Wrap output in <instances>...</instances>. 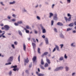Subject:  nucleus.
Wrapping results in <instances>:
<instances>
[{
	"label": "nucleus",
	"instance_id": "nucleus-1",
	"mask_svg": "<svg viewBox=\"0 0 76 76\" xmlns=\"http://www.w3.org/2000/svg\"><path fill=\"white\" fill-rule=\"evenodd\" d=\"M13 60V56H11L7 60V63H6L5 65H10L12 64L11 61H12Z\"/></svg>",
	"mask_w": 76,
	"mask_h": 76
},
{
	"label": "nucleus",
	"instance_id": "nucleus-2",
	"mask_svg": "<svg viewBox=\"0 0 76 76\" xmlns=\"http://www.w3.org/2000/svg\"><path fill=\"white\" fill-rule=\"evenodd\" d=\"M67 16L69 17L68 19L66 17H65V19L66 21H68V22H69V21H70V20H71L70 19H71L72 18V17H71L72 15H71L69 13H68Z\"/></svg>",
	"mask_w": 76,
	"mask_h": 76
},
{
	"label": "nucleus",
	"instance_id": "nucleus-3",
	"mask_svg": "<svg viewBox=\"0 0 76 76\" xmlns=\"http://www.w3.org/2000/svg\"><path fill=\"white\" fill-rule=\"evenodd\" d=\"M63 69V66H60L54 69V71L55 72H57V71H59V70H61Z\"/></svg>",
	"mask_w": 76,
	"mask_h": 76
},
{
	"label": "nucleus",
	"instance_id": "nucleus-4",
	"mask_svg": "<svg viewBox=\"0 0 76 76\" xmlns=\"http://www.w3.org/2000/svg\"><path fill=\"white\" fill-rule=\"evenodd\" d=\"M23 23V22L22 21H18L17 23H15L14 25L15 26H19V24L21 25V24H22Z\"/></svg>",
	"mask_w": 76,
	"mask_h": 76
},
{
	"label": "nucleus",
	"instance_id": "nucleus-5",
	"mask_svg": "<svg viewBox=\"0 0 76 76\" xmlns=\"http://www.w3.org/2000/svg\"><path fill=\"white\" fill-rule=\"evenodd\" d=\"M56 49L57 51H60V49H59V47H58V46L56 45V47H55L54 48V49L53 51V53L54 52V51H55L56 50Z\"/></svg>",
	"mask_w": 76,
	"mask_h": 76
},
{
	"label": "nucleus",
	"instance_id": "nucleus-6",
	"mask_svg": "<svg viewBox=\"0 0 76 76\" xmlns=\"http://www.w3.org/2000/svg\"><path fill=\"white\" fill-rule=\"evenodd\" d=\"M53 19L54 20L57 21L58 19V17H57V14L56 13L55 14L54 16L53 17Z\"/></svg>",
	"mask_w": 76,
	"mask_h": 76
},
{
	"label": "nucleus",
	"instance_id": "nucleus-7",
	"mask_svg": "<svg viewBox=\"0 0 76 76\" xmlns=\"http://www.w3.org/2000/svg\"><path fill=\"white\" fill-rule=\"evenodd\" d=\"M4 28H5L6 31H8L9 30L10 27L7 25H5L4 26Z\"/></svg>",
	"mask_w": 76,
	"mask_h": 76
},
{
	"label": "nucleus",
	"instance_id": "nucleus-8",
	"mask_svg": "<svg viewBox=\"0 0 76 76\" xmlns=\"http://www.w3.org/2000/svg\"><path fill=\"white\" fill-rule=\"evenodd\" d=\"M36 74H37V75H38V76H45V75L44 74L38 73V72H36Z\"/></svg>",
	"mask_w": 76,
	"mask_h": 76
},
{
	"label": "nucleus",
	"instance_id": "nucleus-9",
	"mask_svg": "<svg viewBox=\"0 0 76 76\" xmlns=\"http://www.w3.org/2000/svg\"><path fill=\"white\" fill-rule=\"evenodd\" d=\"M45 41L46 44L47 45H48V44H49V42H48V38H46L45 39Z\"/></svg>",
	"mask_w": 76,
	"mask_h": 76
},
{
	"label": "nucleus",
	"instance_id": "nucleus-10",
	"mask_svg": "<svg viewBox=\"0 0 76 76\" xmlns=\"http://www.w3.org/2000/svg\"><path fill=\"white\" fill-rule=\"evenodd\" d=\"M32 45L33 46L34 50H35V49L36 48V44L34 43H32Z\"/></svg>",
	"mask_w": 76,
	"mask_h": 76
},
{
	"label": "nucleus",
	"instance_id": "nucleus-11",
	"mask_svg": "<svg viewBox=\"0 0 76 76\" xmlns=\"http://www.w3.org/2000/svg\"><path fill=\"white\" fill-rule=\"evenodd\" d=\"M59 37L61 38H62V39H64V36L63 34H61L59 35Z\"/></svg>",
	"mask_w": 76,
	"mask_h": 76
},
{
	"label": "nucleus",
	"instance_id": "nucleus-12",
	"mask_svg": "<svg viewBox=\"0 0 76 76\" xmlns=\"http://www.w3.org/2000/svg\"><path fill=\"white\" fill-rule=\"evenodd\" d=\"M46 60L47 63H48V64H50L51 63V62H50V59H49L47 58H46Z\"/></svg>",
	"mask_w": 76,
	"mask_h": 76
},
{
	"label": "nucleus",
	"instance_id": "nucleus-13",
	"mask_svg": "<svg viewBox=\"0 0 76 76\" xmlns=\"http://www.w3.org/2000/svg\"><path fill=\"white\" fill-rule=\"evenodd\" d=\"M57 24V25H59V26H63V24L62 23H60V22H58Z\"/></svg>",
	"mask_w": 76,
	"mask_h": 76
},
{
	"label": "nucleus",
	"instance_id": "nucleus-14",
	"mask_svg": "<svg viewBox=\"0 0 76 76\" xmlns=\"http://www.w3.org/2000/svg\"><path fill=\"white\" fill-rule=\"evenodd\" d=\"M48 52H45L43 54H42V55L41 56L44 57V56H46V55H47V54H48Z\"/></svg>",
	"mask_w": 76,
	"mask_h": 76
},
{
	"label": "nucleus",
	"instance_id": "nucleus-15",
	"mask_svg": "<svg viewBox=\"0 0 76 76\" xmlns=\"http://www.w3.org/2000/svg\"><path fill=\"white\" fill-rule=\"evenodd\" d=\"M18 34L20 36H22V32H21V31L20 30H18Z\"/></svg>",
	"mask_w": 76,
	"mask_h": 76
},
{
	"label": "nucleus",
	"instance_id": "nucleus-16",
	"mask_svg": "<svg viewBox=\"0 0 76 76\" xmlns=\"http://www.w3.org/2000/svg\"><path fill=\"white\" fill-rule=\"evenodd\" d=\"M49 18H51V17L53 16V13L50 12L49 13Z\"/></svg>",
	"mask_w": 76,
	"mask_h": 76
},
{
	"label": "nucleus",
	"instance_id": "nucleus-17",
	"mask_svg": "<svg viewBox=\"0 0 76 76\" xmlns=\"http://www.w3.org/2000/svg\"><path fill=\"white\" fill-rule=\"evenodd\" d=\"M24 29L25 30L26 32V34H29V31L27 30V29H26V28H24Z\"/></svg>",
	"mask_w": 76,
	"mask_h": 76
},
{
	"label": "nucleus",
	"instance_id": "nucleus-18",
	"mask_svg": "<svg viewBox=\"0 0 76 76\" xmlns=\"http://www.w3.org/2000/svg\"><path fill=\"white\" fill-rule=\"evenodd\" d=\"M36 59H37V57L36 56H34L32 60L33 61L34 63L35 62V61L36 60Z\"/></svg>",
	"mask_w": 76,
	"mask_h": 76
},
{
	"label": "nucleus",
	"instance_id": "nucleus-19",
	"mask_svg": "<svg viewBox=\"0 0 76 76\" xmlns=\"http://www.w3.org/2000/svg\"><path fill=\"white\" fill-rule=\"evenodd\" d=\"M65 70L66 72H68L69 70V67L68 66H66L65 67Z\"/></svg>",
	"mask_w": 76,
	"mask_h": 76
},
{
	"label": "nucleus",
	"instance_id": "nucleus-20",
	"mask_svg": "<svg viewBox=\"0 0 76 76\" xmlns=\"http://www.w3.org/2000/svg\"><path fill=\"white\" fill-rule=\"evenodd\" d=\"M74 44H75V43H71V47H74V48H75L76 46L74 45Z\"/></svg>",
	"mask_w": 76,
	"mask_h": 76
},
{
	"label": "nucleus",
	"instance_id": "nucleus-21",
	"mask_svg": "<svg viewBox=\"0 0 76 76\" xmlns=\"http://www.w3.org/2000/svg\"><path fill=\"white\" fill-rule=\"evenodd\" d=\"M15 3H16V1H13L12 2H10V4H15Z\"/></svg>",
	"mask_w": 76,
	"mask_h": 76
},
{
	"label": "nucleus",
	"instance_id": "nucleus-22",
	"mask_svg": "<svg viewBox=\"0 0 76 76\" xmlns=\"http://www.w3.org/2000/svg\"><path fill=\"white\" fill-rule=\"evenodd\" d=\"M64 59V57L63 56H61L59 59V60L60 61H62V60H63V59Z\"/></svg>",
	"mask_w": 76,
	"mask_h": 76
},
{
	"label": "nucleus",
	"instance_id": "nucleus-23",
	"mask_svg": "<svg viewBox=\"0 0 76 76\" xmlns=\"http://www.w3.org/2000/svg\"><path fill=\"white\" fill-rule=\"evenodd\" d=\"M23 50L25 51H26V45L25 44H23Z\"/></svg>",
	"mask_w": 76,
	"mask_h": 76
},
{
	"label": "nucleus",
	"instance_id": "nucleus-24",
	"mask_svg": "<svg viewBox=\"0 0 76 76\" xmlns=\"http://www.w3.org/2000/svg\"><path fill=\"white\" fill-rule=\"evenodd\" d=\"M69 26H70V27H72L73 26V23H71L69 25Z\"/></svg>",
	"mask_w": 76,
	"mask_h": 76
},
{
	"label": "nucleus",
	"instance_id": "nucleus-25",
	"mask_svg": "<svg viewBox=\"0 0 76 76\" xmlns=\"http://www.w3.org/2000/svg\"><path fill=\"white\" fill-rule=\"evenodd\" d=\"M42 33H43L44 34L46 32V30H45V28H44V29H42Z\"/></svg>",
	"mask_w": 76,
	"mask_h": 76
},
{
	"label": "nucleus",
	"instance_id": "nucleus-26",
	"mask_svg": "<svg viewBox=\"0 0 76 76\" xmlns=\"http://www.w3.org/2000/svg\"><path fill=\"white\" fill-rule=\"evenodd\" d=\"M40 26L42 30L44 29V26H42V24L40 25Z\"/></svg>",
	"mask_w": 76,
	"mask_h": 76
},
{
	"label": "nucleus",
	"instance_id": "nucleus-27",
	"mask_svg": "<svg viewBox=\"0 0 76 76\" xmlns=\"http://www.w3.org/2000/svg\"><path fill=\"white\" fill-rule=\"evenodd\" d=\"M44 64V61L43 59H42L41 61V64H42V65H43Z\"/></svg>",
	"mask_w": 76,
	"mask_h": 76
},
{
	"label": "nucleus",
	"instance_id": "nucleus-28",
	"mask_svg": "<svg viewBox=\"0 0 76 76\" xmlns=\"http://www.w3.org/2000/svg\"><path fill=\"white\" fill-rule=\"evenodd\" d=\"M38 52L39 54H41V52H40V48H38Z\"/></svg>",
	"mask_w": 76,
	"mask_h": 76
},
{
	"label": "nucleus",
	"instance_id": "nucleus-29",
	"mask_svg": "<svg viewBox=\"0 0 76 76\" xmlns=\"http://www.w3.org/2000/svg\"><path fill=\"white\" fill-rule=\"evenodd\" d=\"M25 63H28V62H29V60H28V59L27 58L26 59H25Z\"/></svg>",
	"mask_w": 76,
	"mask_h": 76
},
{
	"label": "nucleus",
	"instance_id": "nucleus-30",
	"mask_svg": "<svg viewBox=\"0 0 76 76\" xmlns=\"http://www.w3.org/2000/svg\"><path fill=\"white\" fill-rule=\"evenodd\" d=\"M59 46L61 47V48H62L63 47V46H64V45L63 44H60Z\"/></svg>",
	"mask_w": 76,
	"mask_h": 76
},
{
	"label": "nucleus",
	"instance_id": "nucleus-31",
	"mask_svg": "<svg viewBox=\"0 0 76 76\" xmlns=\"http://www.w3.org/2000/svg\"><path fill=\"white\" fill-rule=\"evenodd\" d=\"M23 12H26V13H27L28 12V11L26 9H25V8H24L23 10Z\"/></svg>",
	"mask_w": 76,
	"mask_h": 76
},
{
	"label": "nucleus",
	"instance_id": "nucleus-32",
	"mask_svg": "<svg viewBox=\"0 0 76 76\" xmlns=\"http://www.w3.org/2000/svg\"><path fill=\"white\" fill-rule=\"evenodd\" d=\"M26 28L27 29H31V28L29 27V26L28 25L26 26Z\"/></svg>",
	"mask_w": 76,
	"mask_h": 76
},
{
	"label": "nucleus",
	"instance_id": "nucleus-33",
	"mask_svg": "<svg viewBox=\"0 0 76 76\" xmlns=\"http://www.w3.org/2000/svg\"><path fill=\"white\" fill-rule=\"evenodd\" d=\"M40 66L41 69H42L43 70H44V69H45V68H44V67H43V66H42V65H40Z\"/></svg>",
	"mask_w": 76,
	"mask_h": 76
},
{
	"label": "nucleus",
	"instance_id": "nucleus-34",
	"mask_svg": "<svg viewBox=\"0 0 76 76\" xmlns=\"http://www.w3.org/2000/svg\"><path fill=\"white\" fill-rule=\"evenodd\" d=\"M25 72L26 73H27L28 75L29 74V70H26L25 71Z\"/></svg>",
	"mask_w": 76,
	"mask_h": 76
},
{
	"label": "nucleus",
	"instance_id": "nucleus-35",
	"mask_svg": "<svg viewBox=\"0 0 76 76\" xmlns=\"http://www.w3.org/2000/svg\"><path fill=\"white\" fill-rule=\"evenodd\" d=\"M48 64L47 63H46L45 65V67H48Z\"/></svg>",
	"mask_w": 76,
	"mask_h": 76
},
{
	"label": "nucleus",
	"instance_id": "nucleus-36",
	"mask_svg": "<svg viewBox=\"0 0 76 76\" xmlns=\"http://www.w3.org/2000/svg\"><path fill=\"white\" fill-rule=\"evenodd\" d=\"M72 29L70 28H68L67 29V31H71Z\"/></svg>",
	"mask_w": 76,
	"mask_h": 76
},
{
	"label": "nucleus",
	"instance_id": "nucleus-37",
	"mask_svg": "<svg viewBox=\"0 0 76 76\" xmlns=\"http://www.w3.org/2000/svg\"><path fill=\"white\" fill-rule=\"evenodd\" d=\"M64 58H65V59L67 58V55H66V54H65L64 56Z\"/></svg>",
	"mask_w": 76,
	"mask_h": 76
},
{
	"label": "nucleus",
	"instance_id": "nucleus-38",
	"mask_svg": "<svg viewBox=\"0 0 76 76\" xmlns=\"http://www.w3.org/2000/svg\"><path fill=\"white\" fill-rule=\"evenodd\" d=\"M54 21L52 20L51 21V25L52 26H53V24L54 23Z\"/></svg>",
	"mask_w": 76,
	"mask_h": 76
},
{
	"label": "nucleus",
	"instance_id": "nucleus-39",
	"mask_svg": "<svg viewBox=\"0 0 76 76\" xmlns=\"http://www.w3.org/2000/svg\"><path fill=\"white\" fill-rule=\"evenodd\" d=\"M12 68H14V69H15L17 67V66L15 65L14 66H12Z\"/></svg>",
	"mask_w": 76,
	"mask_h": 76
},
{
	"label": "nucleus",
	"instance_id": "nucleus-40",
	"mask_svg": "<svg viewBox=\"0 0 76 76\" xmlns=\"http://www.w3.org/2000/svg\"><path fill=\"white\" fill-rule=\"evenodd\" d=\"M71 0H67V1L68 3H70Z\"/></svg>",
	"mask_w": 76,
	"mask_h": 76
},
{
	"label": "nucleus",
	"instance_id": "nucleus-41",
	"mask_svg": "<svg viewBox=\"0 0 76 76\" xmlns=\"http://www.w3.org/2000/svg\"><path fill=\"white\" fill-rule=\"evenodd\" d=\"M32 39L34 42H36V40H35V39H34V38H32Z\"/></svg>",
	"mask_w": 76,
	"mask_h": 76
},
{
	"label": "nucleus",
	"instance_id": "nucleus-42",
	"mask_svg": "<svg viewBox=\"0 0 76 76\" xmlns=\"http://www.w3.org/2000/svg\"><path fill=\"white\" fill-rule=\"evenodd\" d=\"M17 16V15H15V14H13L12 15V16L14 18H16V17Z\"/></svg>",
	"mask_w": 76,
	"mask_h": 76
},
{
	"label": "nucleus",
	"instance_id": "nucleus-43",
	"mask_svg": "<svg viewBox=\"0 0 76 76\" xmlns=\"http://www.w3.org/2000/svg\"><path fill=\"white\" fill-rule=\"evenodd\" d=\"M12 71H10L9 72V75L10 76L12 75Z\"/></svg>",
	"mask_w": 76,
	"mask_h": 76
},
{
	"label": "nucleus",
	"instance_id": "nucleus-44",
	"mask_svg": "<svg viewBox=\"0 0 76 76\" xmlns=\"http://www.w3.org/2000/svg\"><path fill=\"white\" fill-rule=\"evenodd\" d=\"M11 47H12L14 49L15 48V45H14L12 44L11 45Z\"/></svg>",
	"mask_w": 76,
	"mask_h": 76
},
{
	"label": "nucleus",
	"instance_id": "nucleus-45",
	"mask_svg": "<svg viewBox=\"0 0 76 76\" xmlns=\"http://www.w3.org/2000/svg\"><path fill=\"white\" fill-rule=\"evenodd\" d=\"M14 44L15 45H17V44H18V42H14Z\"/></svg>",
	"mask_w": 76,
	"mask_h": 76
},
{
	"label": "nucleus",
	"instance_id": "nucleus-46",
	"mask_svg": "<svg viewBox=\"0 0 76 76\" xmlns=\"http://www.w3.org/2000/svg\"><path fill=\"white\" fill-rule=\"evenodd\" d=\"M54 6H55V4H53L52 6V9H53Z\"/></svg>",
	"mask_w": 76,
	"mask_h": 76
},
{
	"label": "nucleus",
	"instance_id": "nucleus-47",
	"mask_svg": "<svg viewBox=\"0 0 76 76\" xmlns=\"http://www.w3.org/2000/svg\"><path fill=\"white\" fill-rule=\"evenodd\" d=\"M37 18L38 20H40V17L39 16H37Z\"/></svg>",
	"mask_w": 76,
	"mask_h": 76
},
{
	"label": "nucleus",
	"instance_id": "nucleus-48",
	"mask_svg": "<svg viewBox=\"0 0 76 76\" xmlns=\"http://www.w3.org/2000/svg\"><path fill=\"white\" fill-rule=\"evenodd\" d=\"M5 34V32H4V33H2L0 36V38H1V36L3 35H4V34Z\"/></svg>",
	"mask_w": 76,
	"mask_h": 76
},
{
	"label": "nucleus",
	"instance_id": "nucleus-49",
	"mask_svg": "<svg viewBox=\"0 0 76 76\" xmlns=\"http://www.w3.org/2000/svg\"><path fill=\"white\" fill-rule=\"evenodd\" d=\"M20 55H19V56L18 57V61H19V62L20 61Z\"/></svg>",
	"mask_w": 76,
	"mask_h": 76
},
{
	"label": "nucleus",
	"instance_id": "nucleus-50",
	"mask_svg": "<svg viewBox=\"0 0 76 76\" xmlns=\"http://www.w3.org/2000/svg\"><path fill=\"white\" fill-rule=\"evenodd\" d=\"M11 20L12 22H15V21H16V20L15 19H13Z\"/></svg>",
	"mask_w": 76,
	"mask_h": 76
},
{
	"label": "nucleus",
	"instance_id": "nucleus-51",
	"mask_svg": "<svg viewBox=\"0 0 76 76\" xmlns=\"http://www.w3.org/2000/svg\"><path fill=\"white\" fill-rule=\"evenodd\" d=\"M0 4H1V5H2V6H4V4H3V2H1Z\"/></svg>",
	"mask_w": 76,
	"mask_h": 76
},
{
	"label": "nucleus",
	"instance_id": "nucleus-52",
	"mask_svg": "<svg viewBox=\"0 0 76 76\" xmlns=\"http://www.w3.org/2000/svg\"><path fill=\"white\" fill-rule=\"evenodd\" d=\"M54 31H55V32H57V29L56 28H54Z\"/></svg>",
	"mask_w": 76,
	"mask_h": 76
},
{
	"label": "nucleus",
	"instance_id": "nucleus-53",
	"mask_svg": "<svg viewBox=\"0 0 76 76\" xmlns=\"http://www.w3.org/2000/svg\"><path fill=\"white\" fill-rule=\"evenodd\" d=\"M32 67V63H31L29 65V67Z\"/></svg>",
	"mask_w": 76,
	"mask_h": 76
},
{
	"label": "nucleus",
	"instance_id": "nucleus-54",
	"mask_svg": "<svg viewBox=\"0 0 76 76\" xmlns=\"http://www.w3.org/2000/svg\"><path fill=\"white\" fill-rule=\"evenodd\" d=\"M42 37L43 38H45V35H43L42 36Z\"/></svg>",
	"mask_w": 76,
	"mask_h": 76
},
{
	"label": "nucleus",
	"instance_id": "nucleus-55",
	"mask_svg": "<svg viewBox=\"0 0 76 76\" xmlns=\"http://www.w3.org/2000/svg\"><path fill=\"white\" fill-rule=\"evenodd\" d=\"M72 32L74 34H75V33H76V31L75 30H74L72 31Z\"/></svg>",
	"mask_w": 76,
	"mask_h": 76
},
{
	"label": "nucleus",
	"instance_id": "nucleus-56",
	"mask_svg": "<svg viewBox=\"0 0 76 76\" xmlns=\"http://www.w3.org/2000/svg\"><path fill=\"white\" fill-rule=\"evenodd\" d=\"M2 37L4 38H6V36H4V35L1 36V37Z\"/></svg>",
	"mask_w": 76,
	"mask_h": 76
},
{
	"label": "nucleus",
	"instance_id": "nucleus-57",
	"mask_svg": "<svg viewBox=\"0 0 76 76\" xmlns=\"http://www.w3.org/2000/svg\"><path fill=\"white\" fill-rule=\"evenodd\" d=\"M13 70L15 71H16V68H14L13 69Z\"/></svg>",
	"mask_w": 76,
	"mask_h": 76
},
{
	"label": "nucleus",
	"instance_id": "nucleus-58",
	"mask_svg": "<svg viewBox=\"0 0 76 76\" xmlns=\"http://www.w3.org/2000/svg\"><path fill=\"white\" fill-rule=\"evenodd\" d=\"M75 73L74 72V73H72V76H75Z\"/></svg>",
	"mask_w": 76,
	"mask_h": 76
},
{
	"label": "nucleus",
	"instance_id": "nucleus-59",
	"mask_svg": "<svg viewBox=\"0 0 76 76\" xmlns=\"http://www.w3.org/2000/svg\"><path fill=\"white\" fill-rule=\"evenodd\" d=\"M4 25L3 23H1L0 24V26H3Z\"/></svg>",
	"mask_w": 76,
	"mask_h": 76
},
{
	"label": "nucleus",
	"instance_id": "nucleus-60",
	"mask_svg": "<svg viewBox=\"0 0 76 76\" xmlns=\"http://www.w3.org/2000/svg\"><path fill=\"white\" fill-rule=\"evenodd\" d=\"M38 7V5H37L36 6H35V8H37Z\"/></svg>",
	"mask_w": 76,
	"mask_h": 76
},
{
	"label": "nucleus",
	"instance_id": "nucleus-61",
	"mask_svg": "<svg viewBox=\"0 0 76 76\" xmlns=\"http://www.w3.org/2000/svg\"><path fill=\"white\" fill-rule=\"evenodd\" d=\"M46 16H47V15L46 14H45L44 15V18H46Z\"/></svg>",
	"mask_w": 76,
	"mask_h": 76
},
{
	"label": "nucleus",
	"instance_id": "nucleus-62",
	"mask_svg": "<svg viewBox=\"0 0 76 76\" xmlns=\"http://www.w3.org/2000/svg\"><path fill=\"white\" fill-rule=\"evenodd\" d=\"M45 4H48V3L46 2H45Z\"/></svg>",
	"mask_w": 76,
	"mask_h": 76
},
{
	"label": "nucleus",
	"instance_id": "nucleus-63",
	"mask_svg": "<svg viewBox=\"0 0 76 76\" xmlns=\"http://www.w3.org/2000/svg\"><path fill=\"white\" fill-rule=\"evenodd\" d=\"M7 18H8L9 19H10V17L9 16Z\"/></svg>",
	"mask_w": 76,
	"mask_h": 76
},
{
	"label": "nucleus",
	"instance_id": "nucleus-64",
	"mask_svg": "<svg viewBox=\"0 0 76 76\" xmlns=\"http://www.w3.org/2000/svg\"><path fill=\"white\" fill-rule=\"evenodd\" d=\"M74 24L75 26H76V21L74 22Z\"/></svg>",
	"mask_w": 76,
	"mask_h": 76
}]
</instances>
